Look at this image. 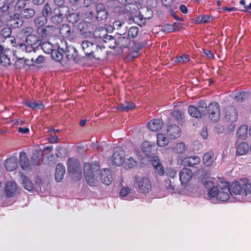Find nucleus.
I'll return each instance as SVG.
<instances>
[{"label": "nucleus", "mask_w": 251, "mask_h": 251, "mask_svg": "<svg viewBox=\"0 0 251 251\" xmlns=\"http://www.w3.org/2000/svg\"><path fill=\"white\" fill-rule=\"evenodd\" d=\"M25 105L30 107L33 109L43 110L45 108V106L42 102H37L35 101L31 100L26 101L24 103Z\"/></svg>", "instance_id": "40"}, {"label": "nucleus", "mask_w": 251, "mask_h": 251, "mask_svg": "<svg viewBox=\"0 0 251 251\" xmlns=\"http://www.w3.org/2000/svg\"><path fill=\"white\" fill-rule=\"evenodd\" d=\"M65 173V168L61 163H58L56 167L55 179L58 182H61Z\"/></svg>", "instance_id": "30"}, {"label": "nucleus", "mask_w": 251, "mask_h": 251, "mask_svg": "<svg viewBox=\"0 0 251 251\" xmlns=\"http://www.w3.org/2000/svg\"><path fill=\"white\" fill-rule=\"evenodd\" d=\"M248 126L246 125H242L238 129L237 136L239 138L244 139L247 136Z\"/></svg>", "instance_id": "43"}, {"label": "nucleus", "mask_w": 251, "mask_h": 251, "mask_svg": "<svg viewBox=\"0 0 251 251\" xmlns=\"http://www.w3.org/2000/svg\"><path fill=\"white\" fill-rule=\"evenodd\" d=\"M201 161L200 158L198 156H190L184 158L182 160V164L185 166L194 167Z\"/></svg>", "instance_id": "25"}, {"label": "nucleus", "mask_w": 251, "mask_h": 251, "mask_svg": "<svg viewBox=\"0 0 251 251\" xmlns=\"http://www.w3.org/2000/svg\"><path fill=\"white\" fill-rule=\"evenodd\" d=\"M205 187L208 190V195L210 198L217 197L219 190L215 186L214 182L211 180L207 181L204 184Z\"/></svg>", "instance_id": "20"}, {"label": "nucleus", "mask_w": 251, "mask_h": 251, "mask_svg": "<svg viewBox=\"0 0 251 251\" xmlns=\"http://www.w3.org/2000/svg\"><path fill=\"white\" fill-rule=\"evenodd\" d=\"M231 190L235 195L247 196L251 193V183L246 178L240 179V181H234L231 183Z\"/></svg>", "instance_id": "2"}, {"label": "nucleus", "mask_w": 251, "mask_h": 251, "mask_svg": "<svg viewBox=\"0 0 251 251\" xmlns=\"http://www.w3.org/2000/svg\"><path fill=\"white\" fill-rule=\"evenodd\" d=\"M105 47L99 46L97 44V48L94 50V53L91 56L97 60H101L105 57Z\"/></svg>", "instance_id": "32"}, {"label": "nucleus", "mask_w": 251, "mask_h": 251, "mask_svg": "<svg viewBox=\"0 0 251 251\" xmlns=\"http://www.w3.org/2000/svg\"><path fill=\"white\" fill-rule=\"evenodd\" d=\"M212 20V17L210 15H202L198 17L196 20V24L207 23Z\"/></svg>", "instance_id": "49"}, {"label": "nucleus", "mask_w": 251, "mask_h": 251, "mask_svg": "<svg viewBox=\"0 0 251 251\" xmlns=\"http://www.w3.org/2000/svg\"><path fill=\"white\" fill-rule=\"evenodd\" d=\"M218 185L220 188L219 191L230 192L229 183L225 181H220L218 183Z\"/></svg>", "instance_id": "55"}, {"label": "nucleus", "mask_w": 251, "mask_h": 251, "mask_svg": "<svg viewBox=\"0 0 251 251\" xmlns=\"http://www.w3.org/2000/svg\"><path fill=\"white\" fill-rule=\"evenodd\" d=\"M48 22V18L45 16H40L34 20L35 25L37 28V32L38 30L40 28H43Z\"/></svg>", "instance_id": "36"}, {"label": "nucleus", "mask_w": 251, "mask_h": 251, "mask_svg": "<svg viewBox=\"0 0 251 251\" xmlns=\"http://www.w3.org/2000/svg\"><path fill=\"white\" fill-rule=\"evenodd\" d=\"M116 48H119L121 49L125 48L131 49L137 52L139 50L142 49L146 45V43L142 42H136L133 41V43L131 44L130 40L126 37L120 36L117 38Z\"/></svg>", "instance_id": "4"}, {"label": "nucleus", "mask_w": 251, "mask_h": 251, "mask_svg": "<svg viewBox=\"0 0 251 251\" xmlns=\"http://www.w3.org/2000/svg\"><path fill=\"white\" fill-rule=\"evenodd\" d=\"M135 107V104L132 101H125L124 103L119 104L117 109L122 112H128L132 110Z\"/></svg>", "instance_id": "34"}, {"label": "nucleus", "mask_w": 251, "mask_h": 251, "mask_svg": "<svg viewBox=\"0 0 251 251\" xmlns=\"http://www.w3.org/2000/svg\"><path fill=\"white\" fill-rule=\"evenodd\" d=\"M249 146L248 143L243 142L239 144L237 148L236 154L238 155H243L249 152Z\"/></svg>", "instance_id": "35"}, {"label": "nucleus", "mask_w": 251, "mask_h": 251, "mask_svg": "<svg viewBox=\"0 0 251 251\" xmlns=\"http://www.w3.org/2000/svg\"><path fill=\"white\" fill-rule=\"evenodd\" d=\"M238 113L236 108L233 106H228L225 109L224 118L226 121L234 123L237 120Z\"/></svg>", "instance_id": "10"}, {"label": "nucleus", "mask_w": 251, "mask_h": 251, "mask_svg": "<svg viewBox=\"0 0 251 251\" xmlns=\"http://www.w3.org/2000/svg\"><path fill=\"white\" fill-rule=\"evenodd\" d=\"M52 9L50 4L48 2L46 3L42 9V16H45L48 18V17L52 14Z\"/></svg>", "instance_id": "54"}, {"label": "nucleus", "mask_w": 251, "mask_h": 251, "mask_svg": "<svg viewBox=\"0 0 251 251\" xmlns=\"http://www.w3.org/2000/svg\"><path fill=\"white\" fill-rule=\"evenodd\" d=\"M19 164L24 170L29 171L31 169L29 159L24 151L21 152L20 154Z\"/></svg>", "instance_id": "23"}, {"label": "nucleus", "mask_w": 251, "mask_h": 251, "mask_svg": "<svg viewBox=\"0 0 251 251\" xmlns=\"http://www.w3.org/2000/svg\"><path fill=\"white\" fill-rule=\"evenodd\" d=\"M230 192L219 191L217 199L221 201H226L230 198L229 193Z\"/></svg>", "instance_id": "51"}, {"label": "nucleus", "mask_w": 251, "mask_h": 251, "mask_svg": "<svg viewBox=\"0 0 251 251\" xmlns=\"http://www.w3.org/2000/svg\"><path fill=\"white\" fill-rule=\"evenodd\" d=\"M27 60H28V59H24V58H20L18 59L14 63L15 67L16 69H21L24 68L25 65L31 66L30 63L27 62Z\"/></svg>", "instance_id": "46"}, {"label": "nucleus", "mask_w": 251, "mask_h": 251, "mask_svg": "<svg viewBox=\"0 0 251 251\" xmlns=\"http://www.w3.org/2000/svg\"><path fill=\"white\" fill-rule=\"evenodd\" d=\"M13 54V51L10 49L4 48L0 45V65L6 67L11 65L10 57Z\"/></svg>", "instance_id": "7"}, {"label": "nucleus", "mask_w": 251, "mask_h": 251, "mask_svg": "<svg viewBox=\"0 0 251 251\" xmlns=\"http://www.w3.org/2000/svg\"><path fill=\"white\" fill-rule=\"evenodd\" d=\"M139 32V28L136 26H132L130 27L127 32V36L128 38H135Z\"/></svg>", "instance_id": "52"}, {"label": "nucleus", "mask_w": 251, "mask_h": 251, "mask_svg": "<svg viewBox=\"0 0 251 251\" xmlns=\"http://www.w3.org/2000/svg\"><path fill=\"white\" fill-rule=\"evenodd\" d=\"M40 161V152L38 150H35L31 156V163L33 166H37Z\"/></svg>", "instance_id": "50"}, {"label": "nucleus", "mask_w": 251, "mask_h": 251, "mask_svg": "<svg viewBox=\"0 0 251 251\" xmlns=\"http://www.w3.org/2000/svg\"><path fill=\"white\" fill-rule=\"evenodd\" d=\"M187 148L185 143L183 142H180L177 143L173 148V151L176 154H182L184 153Z\"/></svg>", "instance_id": "48"}, {"label": "nucleus", "mask_w": 251, "mask_h": 251, "mask_svg": "<svg viewBox=\"0 0 251 251\" xmlns=\"http://www.w3.org/2000/svg\"><path fill=\"white\" fill-rule=\"evenodd\" d=\"M208 117L211 121L216 123L220 119V108L218 102L212 101L208 105L207 110Z\"/></svg>", "instance_id": "5"}, {"label": "nucleus", "mask_w": 251, "mask_h": 251, "mask_svg": "<svg viewBox=\"0 0 251 251\" xmlns=\"http://www.w3.org/2000/svg\"><path fill=\"white\" fill-rule=\"evenodd\" d=\"M72 6L76 9L80 8L82 6L81 0H69Z\"/></svg>", "instance_id": "62"}, {"label": "nucleus", "mask_w": 251, "mask_h": 251, "mask_svg": "<svg viewBox=\"0 0 251 251\" xmlns=\"http://www.w3.org/2000/svg\"><path fill=\"white\" fill-rule=\"evenodd\" d=\"M125 151L122 147L114 148V153L112 156V161L116 166L122 165L125 161Z\"/></svg>", "instance_id": "9"}, {"label": "nucleus", "mask_w": 251, "mask_h": 251, "mask_svg": "<svg viewBox=\"0 0 251 251\" xmlns=\"http://www.w3.org/2000/svg\"><path fill=\"white\" fill-rule=\"evenodd\" d=\"M198 108L199 109H201V110L202 109L203 111H205L206 115L207 114L208 106H207L206 103L203 100H201L199 101L198 103Z\"/></svg>", "instance_id": "60"}, {"label": "nucleus", "mask_w": 251, "mask_h": 251, "mask_svg": "<svg viewBox=\"0 0 251 251\" xmlns=\"http://www.w3.org/2000/svg\"><path fill=\"white\" fill-rule=\"evenodd\" d=\"M100 178L101 182L106 185H110L113 179L112 176L109 174V170L107 169L101 171Z\"/></svg>", "instance_id": "31"}, {"label": "nucleus", "mask_w": 251, "mask_h": 251, "mask_svg": "<svg viewBox=\"0 0 251 251\" xmlns=\"http://www.w3.org/2000/svg\"><path fill=\"white\" fill-rule=\"evenodd\" d=\"M54 15L50 18L51 23L55 25H58L63 21V16L59 9L55 8L53 10Z\"/></svg>", "instance_id": "28"}, {"label": "nucleus", "mask_w": 251, "mask_h": 251, "mask_svg": "<svg viewBox=\"0 0 251 251\" xmlns=\"http://www.w3.org/2000/svg\"><path fill=\"white\" fill-rule=\"evenodd\" d=\"M21 16L25 19L32 18L35 14V11L32 8H26L21 10Z\"/></svg>", "instance_id": "44"}, {"label": "nucleus", "mask_w": 251, "mask_h": 251, "mask_svg": "<svg viewBox=\"0 0 251 251\" xmlns=\"http://www.w3.org/2000/svg\"><path fill=\"white\" fill-rule=\"evenodd\" d=\"M137 185L138 190L143 193H148L151 189V181L147 177L141 178L137 182Z\"/></svg>", "instance_id": "16"}, {"label": "nucleus", "mask_w": 251, "mask_h": 251, "mask_svg": "<svg viewBox=\"0 0 251 251\" xmlns=\"http://www.w3.org/2000/svg\"><path fill=\"white\" fill-rule=\"evenodd\" d=\"M140 15L142 19L149 20L153 16V11L151 9L145 7L142 8L140 12Z\"/></svg>", "instance_id": "42"}, {"label": "nucleus", "mask_w": 251, "mask_h": 251, "mask_svg": "<svg viewBox=\"0 0 251 251\" xmlns=\"http://www.w3.org/2000/svg\"><path fill=\"white\" fill-rule=\"evenodd\" d=\"M94 17V14L92 10H87L84 13V18L85 21L88 23L92 22Z\"/></svg>", "instance_id": "58"}, {"label": "nucleus", "mask_w": 251, "mask_h": 251, "mask_svg": "<svg viewBox=\"0 0 251 251\" xmlns=\"http://www.w3.org/2000/svg\"><path fill=\"white\" fill-rule=\"evenodd\" d=\"M141 149L145 155L149 157H151L155 154V152L156 151V148L155 144L147 141H144L142 143L141 145Z\"/></svg>", "instance_id": "11"}, {"label": "nucleus", "mask_w": 251, "mask_h": 251, "mask_svg": "<svg viewBox=\"0 0 251 251\" xmlns=\"http://www.w3.org/2000/svg\"><path fill=\"white\" fill-rule=\"evenodd\" d=\"M155 173L159 176H162L164 174V170L162 165L154 168Z\"/></svg>", "instance_id": "63"}, {"label": "nucleus", "mask_w": 251, "mask_h": 251, "mask_svg": "<svg viewBox=\"0 0 251 251\" xmlns=\"http://www.w3.org/2000/svg\"><path fill=\"white\" fill-rule=\"evenodd\" d=\"M4 166L6 169L9 172L16 170L18 167L17 159L15 157H11L5 161Z\"/></svg>", "instance_id": "29"}, {"label": "nucleus", "mask_w": 251, "mask_h": 251, "mask_svg": "<svg viewBox=\"0 0 251 251\" xmlns=\"http://www.w3.org/2000/svg\"><path fill=\"white\" fill-rule=\"evenodd\" d=\"M167 134L171 139L178 138L181 135L180 128L176 124L171 125L168 128Z\"/></svg>", "instance_id": "21"}, {"label": "nucleus", "mask_w": 251, "mask_h": 251, "mask_svg": "<svg viewBox=\"0 0 251 251\" xmlns=\"http://www.w3.org/2000/svg\"><path fill=\"white\" fill-rule=\"evenodd\" d=\"M137 161L133 157H129L126 159L125 161V167L126 168L132 169L136 166Z\"/></svg>", "instance_id": "57"}, {"label": "nucleus", "mask_w": 251, "mask_h": 251, "mask_svg": "<svg viewBox=\"0 0 251 251\" xmlns=\"http://www.w3.org/2000/svg\"><path fill=\"white\" fill-rule=\"evenodd\" d=\"M45 60L44 57L43 55H39L37 58L34 60L33 58H31V66L33 65L35 63L37 64H40L43 63Z\"/></svg>", "instance_id": "59"}, {"label": "nucleus", "mask_w": 251, "mask_h": 251, "mask_svg": "<svg viewBox=\"0 0 251 251\" xmlns=\"http://www.w3.org/2000/svg\"><path fill=\"white\" fill-rule=\"evenodd\" d=\"M65 45V42L61 41L57 49H52L50 48L45 51L46 53H50L51 58L58 62L61 61L64 54V48Z\"/></svg>", "instance_id": "8"}, {"label": "nucleus", "mask_w": 251, "mask_h": 251, "mask_svg": "<svg viewBox=\"0 0 251 251\" xmlns=\"http://www.w3.org/2000/svg\"><path fill=\"white\" fill-rule=\"evenodd\" d=\"M12 33L11 29L9 27H5L1 31V36L5 39H8V41L10 42L12 47H17V44L14 36H11Z\"/></svg>", "instance_id": "26"}, {"label": "nucleus", "mask_w": 251, "mask_h": 251, "mask_svg": "<svg viewBox=\"0 0 251 251\" xmlns=\"http://www.w3.org/2000/svg\"><path fill=\"white\" fill-rule=\"evenodd\" d=\"M59 32L63 39L72 40L74 38V31L67 24H62L59 28Z\"/></svg>", "instance_id": "13"}, {"label": "nucleus", "mask_w": 251, "mask_h": 251, "mask_svg": "<svg viewBox=\"0 0 251 251\" xmlns=\"http://www.w3.org/2000/svg\"><path fill=\"white\" fill-rule=\"evenodd\" d=\"M216 159V156L213 151L206 152L203 156V163L206 166H211Z\"/></svg>", "instance_id": "33"}, {"label": "nucleus", "mask_w": 251, "mask_h": 251, "mask_svg": "<svg viewBox=\"0 0 251 251\" xmlns=\"http://www.w3.org/2000/svg\"><path fill=\"white\" fill-rule=\"evenodd\" d=\"M114 28H116L117 33L120 35H124L127 30L126 26L124 23H121L120 21H116L114 23Z\"/></svg>", "instance_id": "39"}, {"label": "nucleus", "mask_w": 251, "mask_h": 251, "mask_svg": "<svg viewBox=\"0 0 251 251\" xmlns=\"http://www.w3.org/2000/svg\"><path fill=\"white\" fill-rule=\"evenodd\" d=\"M100 167L98 161L92 162L91 164L86 162L83 166V174L88 184L91 186L96 185L97 178L100 174Z\"/></svg>", "instance_id": "1"}, {"label": "nucleus", "mask_w": 251, "mask_h": 251, "mask_svg": "<svg viewBox=\"0 0 251 251\" xmlns=\"http://www.w3.org/2000/svg\"><path fill=\"white\" fill-rule=\"evenodd\" d=\"M17 188V184L15 182H7L5 190L6 197L8 198L14 197L16 194Z\"/></svg>", "instance_id": "24"}, {"label": "nucleus", "mask_w": 251, "mask_h": 251, "mask_svg": "<svg viewBox=\"0 0 251 251\" xmlns=\"http://www.w3.org/2000/svg\"><path fill=\"white\" fill-rule=\"evenodd\" d=\"M41 41L39 37L34 34L27 35L25 43H18L16 48L27 52L35 51L36 48L40 46Z\"/></svg>", "instance_id": "3"}, {"label": "nucleus", "mask_w": 251, "mask_h": 251, "mask_svg": "<svg viewBox=\"0 0 251 251\" xmlns=\"http://www.w3.org/2000/svg\"><path fill=\"white\" fill-rule=\"evenodd\" d=\"M22 185L24 188L28 191H31L33 189L32 182L29 180L26 176L22 174L21 175Z\"/></svg>", "instance_id": "38"}, {"label": "nucleus", "mask_w": 251, "mask_h": 251, "mask_svg": "<svg viewBox=\"0 0 251 251\" xmlns=\"http://www.w3.org/2000/svg\"><path fill=\"white\" fill-rule=\"evenodd\" d=\"M104 42L107 44V46L110 49H115L116 48L117 39H115L111 35H107L103 39Z\"/></svg>", "instance_id": "41"}, {"label": "nucleus", "mask_w": 251, "mask_h": 251, "mask_svg": "<svg viewBox=\"0 0 251 251\" xmlns=\"http://www.w3.org/2000/svg\"><path fill=\"white\" fill-rule=\"evenodd\" d=\"M87 22L83 21L79 22L77 25V28L80 31L82 34L86 33L88 29Z\"/></svg>", "instance_id": "53"}, {"label": "nucleus", "mask_w": 251, "mask_h": 251, "mask_svg": "<svg viewBox=\"0 0 251 251\" xmlns=\"http://www.w3.org/2000/svg\"><path fill=\"white\" fill-rule=\"evenodd\" d=\"M68 171L69 173L81 174V167L78 160L75 158H70L68 159Z\"/></svg>", "instance_id": "12"}, {"label": "nucleus", "mask_w": 251, "mask_h": 251, "mask_svg": "<svg viewBox=\"0 0 251 251\" xmlns=\"http://www.w3.org/2000/svg\"><path fill=\"white\" fill-rule=\"evenodd\" d=\"M171 115L176 119L177 122L180 124L183 123L184 119V113L179 110H175L171 112Z\"/></svg>", "instance_id": "47"}, {"label": "nucleus", "mask_w": 251, "mask_h": 251, "mask_svg": "<svg viewBox=\"0 0 251 251\" xmlns=\"http://www.w3.org/2000/svg\"><path fill=\"white\" fill-rule=\"evenodd\" d=\"M157 143L159 146L165 147L169 143V140L165 135L162 133L157 135Z\"/></svg>", "instance_id": "45"}, {"label": "nucleus", "mask_w": 251, "mask_h": 251, "mask_svg": "<svg viewBox=\"0 0 251 251\" xmlns=\"http://www.w3.org/2000/svg\"><path fill=\"white\" fill-rule=\"evenodd\" d=\"M188 111L191 116L197 119L201 118L202 115H206L205 111L200 110L198 107L192 105L188 106Z\"/></svg>", "instance_id": "27"}, {"label": "nucleus", "mask_w": 251, "mask_h": 251, "mask_svg": "<svg viewBox=\"0 0 251 251\" xmlns=\"http://www.w3.org/2000/svg\"><path fill=\"white\" fill-rule=\"evenodd\" d=\"M81 47L86 56H91L94 50L97 48V44L88 40H83L81 44Z\"/></svg>", "instance_id": "19"}, {"label": "nucleus", "mask_w": 251, "mask_h": 251, "mask_svg": "<svg viewBox=\"0 0 251 251\" xmlns=\"http://www.w3.org/2000/svg\"><path fill=\"white\" fill-rule=\"evenodd\" d=\"M10 22L11 25L14 28H19L22 26L24 23L23 21L20 18V15L18 13L13 15Z\"/></svg>", "instance_id": "37"}, {"label": "nucleus", "mask_w": 251, "mask_h": 251, "mask_svg": "<svg viewBox=\"0 0 251 251\" xmlns=\"http://www.w3.org/2000/svg\"><path fill=\"white\" fill-rule=\"evenodd\" d=\"M164 125V122L162 119H154L149 122L148 126L152 131H157L160 130Z\"/></svg>", "instance_id": "22"}, {"label": "nucleus", "mask_w": 251, "mask_h": 251, "mask_svg": "<svg viewBox=\"0 0 251 251\" xmlns=\"http://www.w3.org/2000/svg\"><path fill=\"white\" fill-rule=\"evenodd\" d=\"M26 2L25 0H19L15 5V8L18 10L22 9L25 7Z\"/></svg>", "instance_id": "61"}, {"label": "nucleus", "mask_w": 251, "mask_h": 251, "mask_svg": "<svg viewBox=\"0 0 251 251\" xmlns=\"http://www.w3.org/2000/svg\"><path fill=\"white\" fill-rule=\"evenodd\" d=\"M164 31L165 32L170 33L175 31V28H174L172 24H166V25H164Z\"/></svg>", "instance_id": "64"}, {"label": "nucleus", "mask_w": 251, "mask_h": 251, "mask_svg": "<svg viewBox=\"0 0 251 251\" xmlns=\"http://www.w3.org/2000/svg\"><path fill=\"white\" fill-rule=\"evenodd\" d=\"M64 50V54L68 60H74L76 63H79L81 58L78 55V52L76 49L71 45H68L66 41Z\"/></svg>", "instance_id": "6"}, {"label": "nucleus", "mask_w": 251, "mask_h": 251, "mask_svg": "<svg viewBox=\"0 0 251 251\" xmlns=\"http://www.w3.org/2000/svg\"><path fill=\"white\" fill-rule=\"evenodd\" d=\"M189 61H190V56L186 54L177 57L175 60V62L180 63H185Z\"/></svg>", "instance_id": "56"}, {"label": "nucleus", "mask_w": 251, "mask_h": 251, "mask_svg": "<svg viewBox=\"0 0 251 251\" xmlns=\"http://www.w3.org/2000/svg\"><path fill=\"white\" fill-rule=\"evenodd\" d=\"M96 10L97 11L96 18L98 22L104 20L107 18L108 13L102 3H98L96 6Z\"/></svg>", "instance_id": "18"}, {"label": "nucleus", "mask_w": 251, "mask_h": 251, "mask_svg": "<svg viewBox=\"0 0 251 251\" xmlns=\"http://www.w3.org/2000/svg\"><path fill=\"white\" fill-rule=\"evenodd\" d=\"M179 175L181 183L186 184L191 180L193 176V172L190 169L183 168L179 172Z\"/></svg>", "instance_id": "17"}, {"label": "nucleus", "mask_w": 251, "mask_h": 251, "mask_svg": "<svg viewBox=\"0 0 251 251\" xmlns=\"http://www.w3.org/2000/svg\"><path fill=\"white\" fill-rule=\"evenodd\" d=\"M56 27L53 25H48L38 30L37 33L42 38H50L54 34Z\"/></svg>", "instance_id": "15"}, {"label": "nucleus", "mask_w": 251, "mask_h": 251, "mask_svg": "<svg viewBox=\"0 0 251 251\" xmlns=\"http://www.w3.org/2000/svg\"><path fill=\"white\" fill-rule=\"evenodd\" d=\"M63 8L67 12L65 14V17L68 22L75 24L79 21L80 15L78 12L70 11L68 6H63Z\"/></svg>", "instance_id": "14"}]
</instances>
